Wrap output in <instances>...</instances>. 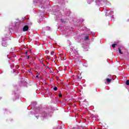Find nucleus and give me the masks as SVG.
<instances>
[{
    "label": "nucleus",
    "mask_w": 129,
    "mask_h": 129,
    "mask_svg": "<svg viewBox=\"0 0 129 129\" xmlns=\"http://www.w3.org/2000/svg\"><path fill=\"white\" fill-rule=\"evenodd\" d=\"M30 71H31V70H29V72H30Z\"/></svg>",
    "instance_id": "19"
},
{
    "label": "nucleus",
    "mask_w": 129,
    "mask_h": 129,
    "mask_svg": "<svg viewBox=\"0 0 129 129\" xmlns=\"http://www.w3.org/2000/svg\"><path fill=\"white\" fill-rule=\"evenodd\" d=\"M118 50H119V53L120 54H123V53H122V52H121V49H120V48H118Z\"/></svg>",
    "instance_id": "5"
},
{
    "label": "nucleus",
    "mask_w": 129,
    "mask_h": 129,
    "mask_svg": "<svg viewBox=\"0 0 129 129\" xmlns=\"http://www.w3.org/2000/svg\"><path fill=\"white\" fill-rule=\"evenodd\" d=\"M36 78H39V76L37 75V76H36Z\"/></svg>",
    "instance_id": "15"
},
{
    "label": "nucleus",
    "mask_w": 129,
    "mask_h": 129,
    "mask_svg": "<svg viewBox=\"0 0 129 129\" xmlns=\"http://www.w3.org/2000/svg\"><path fill=\"white\" fill-rule=\"evenodd\" d=\"M28 54V51H26V52H25V54H26V56H27V54Z\"/></svg>",
    "instance_id": "13"
},
{
    "label": "nucleus",
    "mask_w": 129,
    "mask_h": 129,
    "mask_svg": "<svg viewBox=\"0 0 129 129\" xmlns=\"http://www.w3.org/2000/svg\"><path fill=\"white\" fill-rule=\"evenodd\" d=\"M78 79H79V80H81V79H82V77H79V76H78Z\"/></svg>",
    "instance_id": "10"
},
{
    "label": "nucleus",
    "mask_w": 129,
    "mask_h": 129,
    "mask_svg": "<svg viewBox=\"0 0 129 129\" xmlns=\"http://www.w3.org/2000/svg\"><path fill=\"white\" fill-rule=\"evenodd\" d=\"M50 55H51V56H53V55H54V52L51 51V52H50Z\"/></svg>",
    "instance_id": "11"
},
{
    "label": "nucleus",
    "mask_w": 129,
    "mask_h": 129,
    "mask_svg": "<svg viewBox=\"0 0 129 129\" xmlns=\"http://www.w3.org/2000/svg\"><path fill=\"white\" fill-rule=\"evenodd\" d=\"M111 13H112V14H113V12H112H112H111Z\"/></svg>",
    "instance_id": "18"
},
{
    "label": "nucleus",
    "mask_w": 129,
    "mask_h": 129,
    "mask_svg": "<svg viewBox=\"0 0 129 129\" xmlns=\"http://www.w3.org/2000/svg\"><path fill=\"white\" fill-rule=\"evenodd\" d=\"M10 38H5V39L3 38V42H2V46L3 47H7L8 46V43L6 41H7V40H9Z\"/></svg>",
    "instance_id": "1"
},
{
    "label": "nucleus",
    "mask_w": 129,
    "mask_h": 129,
    "mask_svg": "<svg viewBox=\"0 0 129 129\" xmlns=\"http://www.w3.org/2000/svg\"><path fill=\"white\" fill-rule=\"evenodd\" d=\"M26 57H27V59H30V56H26Z\"/></svg>",
    "instance_id": "14"
},
{
    "label": "nucleus",
    "mask_w": 129,
    "mask_h": 129,
    "mask_svg": "<svg viewBox=\"0 0 129 129\" xmlns=\"http://www.w3.org/2000/svg\"><path fill=\"white\" fill-rule=\"evenodd\" d=\"M117 44H113L112 45V48H115V46H116Z\"/></svg>",
    "instance_id": "6"
},
{
    "label": "nucleus",
    "mask_w": 129,
    "mask_h": 129,
    "mask_svg": "<svg viewBox=\"0 0 129 129\" xmlns=\"http://www.w3.org/2000/svg\"><path fill=\"white\" fill-rule=\"evenodd\" d=\"M43 66H44L45 67H46V65H45L44 64H43Z\"/></svg>",
    "instance_id": "17"
},
{
    "label": "nucleus",
    "mask_w": 129,
    "mask_h": 129,
    "mask_svg": "<svg viewBox=\"0 0 129 129\" xmlns=\"http://www.w3.org/2000/svg\"><path fill=\"white\" fill-rule=\"evenodd\" d=\"M54 90H55V91H57L58 90V88H57V87H55L54 88H53Z\"/></svg>",
    "instance_id": "8"
},
{
    "label": "nucleus",
    "mask_w": 129,
    "mask_h": 129,
    "mask_svg": "<svg viewBox=\"0 0 129 129\" xmlns=\"http://www.w3.org/2000/svg\"><path fill=\"white\" fill-rule=\"evenodd\" d=\"M42 116H47V113H46L45 112H43L42 113Z\"/></svg>",
    "instance_id": "3"
},
{
    "label": "nucleus",
    "mask_w": 129,
    "mask_h": 129,
    "mask_svg": "<svg viewBox=\"0 0 129 129\" xmlns=\"http://www.w3.org/2000/svg\"><path fill=\"white\" fill-rule=\"evenodd\" d=\"M45 67H46L47 68H49V67L47 66H46Z\"/></svg>",
    "instance_id": "16"
},
{
    "label": "nucleus",
    "mask_w": 129,
    "mask_h": 129,
    "mask_svg": "<svg viewBox=\"0 0 129 129\" xmlns=\"http://www.w3.org/2000/svg\"><path fill=\"white\" fill-rule=\"evenodd\" d=\"M89 38V36H86L85 38V40H88Z\"/></svg>",
    "instance_id": "9"
},
{
    "label": "nucleus",
    "mask_w": 129,
    "mask_h": 129,
    "mask_svg": "<svg viewBox=\"0 0 129 129\" xmlns=\"http://www.w3.org/2000/svg\"><path fill=\"white\" fill-rule=\"evenodd\" d=\"M126 85H129V80L126 81Z\"/></svg>",
    "instance_id": "7"
},
{
    "label": "nucleus",
    "mask_w": 129,
    "mask_h": 129,
    "mask_svg": "<svg viewBox=\"0 0 129 129\" xmlns=\"http://www.w3.org/2000/svg\"><path fill=\"white\" fill-rule=\"evenodd\" d=\"M59 97H62V94H59L58 95Z\"/></svg>",
    "instance_id": "12"
},
{
    "label": "nucleus",
    "mask_w": 129,
    "mask_h": 129,
    "mask_svg": "<svg viewBox=\"0 0 129 129\" xmlns=\"http://www.w3.org/2000/svg\"><path fill=\"white\" fill-rule=\"evenodd\" d=\"M28 31H29V26L28 25L24 26L23 29V31L28 32Z\"/></svg>",
    "instance_id": "2"
},
{
    "label": "nucleus",
    "mask_w": 129,
    "mask_h": 129,
    "mask_svg": "<svg viewBox=\"0 0 129 129\" xmlns=\"http://www.w3.org/2000/svg\"><path fill=\"white\" fill-rule=\"evenodd\" d=\"M106 81L107 82V83H109L110 81H111V79H106Z\"/></svg>",
    "instance_id": "4"
}]
</instances>
